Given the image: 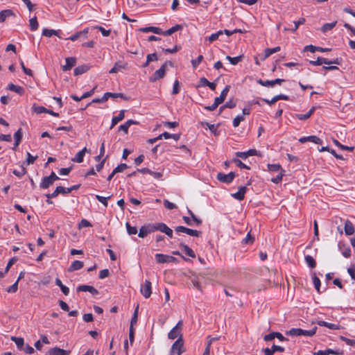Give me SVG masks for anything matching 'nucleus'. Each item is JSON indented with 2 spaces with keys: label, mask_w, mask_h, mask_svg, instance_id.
<instances>
[{
  "label": "nucleus",
  "mask_w": 355,
  "mask_h": 355,
  "mask_svg": "<svg viewBox=\"0 0 355 355\" xmlns=\"http://www.w3.org/2000/svg\"><path fill=\"white\" fill-rule=\"evenodd\" d=\"M289 99V96L285 94H279L275 96L271 100H268L266 98H262V101L266 102L267 104L271 105H273L279 100H285L288 101Z\"/></svg>",
  "instance_id": "13"
},
{
  "label": "nucleus",
  "mask_w": 355,
  "mask_h": 355,
  "mask_svg": "<svg viewBox=\"0 0 355 355\" xmlns=\"http://www.w3.org/2000/svg\"><path fill=\"white\" fill-rule=\"evenodd\" d=\"M180 247H182V248H184V252L186 253V254L190 257H192V258H194L196 257V254L194 253V252L192 250L191 248H190L188 245H184V244H182L181 243L180 244Z\"/></svg>",
  "instance_id": "43"
},
{
  "label": "nucleus",
  "mask_w": 355,
  "mask_h": 355,
  "mask_svg": "<svg viewBox=\"0 0 355 355\" xmlns=\"http://www.w3.org/2000/svg\"><path fill=\"white\" fill-rule=\"evenodd\" d=\"M334 143L335 144V145L336 146H338V148H340V149L342 150H348V151H353L354 150V147L353 146H344L343 144H341L338 140L336 139H334Z\"/></svg>",
  "instance_id": "47"
},
{
  "label": "nucleus",
  "mask_w": 355,
  "mask_h": 355,
  "mask_svg": "<svg viewBox=\"0 0 355 355\" xmlns=\"http://www.w3.org/2000/svg\"><path fill=\"white\" fill-rule=\"evenodd\" d=\"M77 291L82 292L88 291L94 295L98 294V291L94 287L89 285H80L77 288Z\"/></svg>",
  "instance_id": "16"
},
{
  "label": "nucleus",
  "mask_w": 355,
  "mask_h": 355,
  "mask_svg": "<svg viewBox=\"0 0 355 355\" xmlns=\"http://www.w3.org/2000/svg\"><path fill=\"white\" fill-rule=\"evenodd\" d=\"M87 70L88 67L86 65H81L75 68L73 73L75 76H78L85 73Z\"/></svg>",
  "instance_id": "42"
},
{
  "label": "nucleus",
  "mask_w": 355,
  "mask_h": 355,
  "mask_svg": "<svg viewBox=\"0 0 355 355\" xmlns=\"http://www.w3.org/2000/svg\"><path fill=\"white\" fill-rule=\"evenodd\" d=\"M257 153L255 149H250L246 152H236V155L242 159H246L249 156L257 155Z\"/></svg>",
  "instance_id": "19"
},
{
  "label": "nucleus",
  "mask_w": 355,
  "mask_h": 355,
  "mask_svg": "<svg viewBox=\"0 0 355 355\" xmlns=\"http://www.w3.org/2000/svg\"><path fill=\"white\" fill-rule=\"evenodd\" d=\"M167 65L173 66V63L171 61L165 62V63L154 73L153 76L150 78V81L153 83L158 79L164 78Z\"/></svg>",
  "instance_id": "3"
},
{
  "label": "nucleus",
  "mask_w": 355,
  "mask_h": 355,
  "mask_svg": "<svg viewBox=\"0 0 355 355\" xmlns=\"http://www.w3.org/2000/svg\"><path fill=\"white\" fill-rule=\"evenodd\" d=\"M226 59L229 60L232 64L235 65L242 60V55L236 57H231L230 55H227L226 57Z\"/></svg>",
  "instance_id": "48"
},
{
  "label": "nucleus",
  "mask_w": 355,
  "mask_h": 355,
  "mask_svg": "<svg viewBox=\"0 0 355 355\" xmlns=\"http://www.w3.org/2000/svg\"><path fill=\"white\" fill-rule=\"evenodd\" d=\"M55 284L59 286L62 291V292L65 295H68L69 293V289L68 287H67L66 286H64L61 280L58 278H57L55 279Z\"/></svg>",
  "instance_id": "38"
},
{
  "label": "nucleus",
  "mask_w": 355,
  "mask_h": 355,
  "mask_svg": "<svg viewBox=\"0 0 355 355\" xmlns=\"http://www.w3.org/2000/svg\"><path fill=\"white\" fill-rule=\"evenodd\" d=\"M12 15L10 10H4L0 12V22H3L6 19Z\"/></svg>",
  "instance_id": "40"
},
{
  "label": "nucleus",
  "mask_w": 355,
  "mask_h": 355,
  "mask_svg": "<svg viewBox=\"0 0 355 355\" xmlns=\"http://www.w3.org/2000/svg\"><path fill=\"white\" fill-rule=\"evenodd\" d=\"M141 293L145 298H149L151 295V282L146 280L144 284L141 286Z\"/></svg>",
  "instance_id": "9"
},
{
  "label": "nucleus",
  "mask_w": 355,
  "mask_h": 355,
  "mask_svg": "<svg viewBox=\"0 0 355 355\" xmlns=\"http://www.w3.org/2000/svg\"><path fill=\"white\" fill-rule=\"evenodd\" d=\"M11 340L15 342L18 349H22L24 344V338L18 337H12Z\"/></svg>",
  "instance_id": "45"
},
{
  "label": "nucleus",
  "mask_w": 355,
  "mask_h": 355,
  "mask_svg": "<svg viewBox=\"0 0 355 355\" xmlns=\"http://www.w3.org/2000/svg\"><path fill=\"white\" fill-rule=\"evenodd\" d=\"M223 35V31H218V32L211 34L208 37H206V40H208L209 42H213L215 40H218L220 35Z\"/></svg>",
  "instance_id": "41"
},
{
  "label": "nucleus",
  "mask_w": 355,
  "mask_h": 355,
  "mask_svg": "<svg viewBox=\"0 0 355 355\" xmlns=\"http://www.w3.org/2000/svg\"><path fill=\"white\" fill-rule=\"evenodd\" d=\"M344 229L346 235H352L354 233V227L349 220H345Z\"/></svg>",
  "instance_id": "26"
},
{
  "label": "nucleus",
  "mask_w": 355,
  "mask_h": 355,
  "mask_svg": "<svg viewBox=\"0 0 355 355\" xmlns=\"http://www.w3.org/2000/svg\"><path fill=\"white\" fill-rule=\"evenodd\" d=\"M33 110L37 114L46 113L47 109L43 106H34Z\"/></svg>",
  "instance_id": "62"
},
{
  "label": "nucleus",
  "mask_w": 355,
  "mask_h": 355,
  "mask_svg": "<svg viewBox=\"0 0 355 355\" xmlns=\"http://www.w3.org/2000/svg\"><path fill=\"white\" fill-rule=\"evenodd\" d=\"M347 272L353 280H355V263L347 269Z\"/></svg>",
  "instance_id": "64"
},
{
  "label": "nucleus",
  "mask_w": 355,
  "mask_h": 355,
  "mask_svg": "<svg viewBox=\"0 0 355 355\" xmlns=\"http://www.w3.org/2000/svg\"><path fill=\"white\" fill-rule=\"evenodd\" d=\"M87 149L85 147L83 149L77 153L74 157L71 159V161L76 163H81L83 162L85 153Z\"/></svg>",
  "instance_id": "20"
},
{
  "label": "nucleus",
  "mask_w": 355,
  "mask_h": 355,
  "mask_svg": "<svg viewBox=\"0 0 355 355\" xmlns=\"http://www.w3.org/2000/svg\"><path fill=\"white\" fill-rule=\"evenodd\" d=\"M155 232L158 230L161 232L166 233L167 230L169 228L165 223H153Z\"/></svg>",
  "instance_id": "36"
},
{
  "label": "nucleus",
  "mask_w": 355,
  "mask_h": 355,
  "mask_svg": "<svg viewBox=\"0 0 355 355\" xmlns=\"http://www.w3.org/2000/svg\"><path fill=\"white\" fill-rule=\"evenodd\" d=\"M18 290V281H16L12 286L7 288V292L10 293H16Z\"/></svg>",
  "instance_id": "58"
},
{
  "label": "nucleus",
  "mask_w": 355,
  "mask_h": 355,
  "mask_svg": "<svg viewBox=\"0 0 355 355\" xmlns=\"http://www.w3.org/2000/svg\"><path fill=\"white\" fill-rule=\"evenodd\" d=\"M125 226L128 234L133 235L137 233V228L136 227H132L129 223L127 222Z\"/></svg>",
  "instance_id": "52"
},
{
  "label": "nucleus",
  "mask_w": 355,
  "mask_h": 355,
  "mask_svg": "<svg viewBox=\"0 0 355 355\" xmlns=\"http://www.w3.org/2000/svg\"><path fill=\"white\" fill-rule=\"evenodd\" d=\"M105 96H106L107 100L111 97V98H118L120 97L123 99H126V97L125 95L122 93H112V92H106L104 94Z\"/></svg>",
  "instance_id": "46"
},
{
  "label": "nucleus",
  "mask_w": 355,
  "mask_h": 355,
  "mask_svg": "<svg viewBox=\"0 0 355 355\" xmlns=\"http://www.w3.org/2000/svg\"><path fill=\"white\" fill-rule=\"evenodd\" d=\"M315 110V107H312L306 114H296L295 118H297L299 120H302V121L306 120L311 117V116L313 114Z\"/></svg>",
  "instance_id": "27"
},
{
  "label": "nucleus",
  "mask_w": 355,
  "mask_h": 355,
  "mask_svg": "<svg viewBox=\"0 0 355 355\" xmlns=\"http://www.w3.org/2000/svg\"><path fill=\"white\" fill-rule=\"evenodd\" d=\"M184 351L183 338L180 337L172 345L170 355H181Z\"/></svg>",
  "instance_id": "2"
},
{
  "label": "nucleus",
  "mask_w": 355,
  "mask_h": 355,
  "mask_svg": "<svg viewBox=\"0 0 355 355\" xmlns=\"http://www.w3.org/2000/svg\"><path fill=\"white\" fill-rule=\"evenodd\" d=\"M317 327H314L310 330H304L300 328H293L286 332L287 334L293 336H312L316 333Z\"/></svg>",
  "instance_id": "1"
},
{
  "label": "nucleus",
  "mask_w": 355,
  "mask_h": 355,
  "mask_svg": "<svg viewBox=\"0 0 355 355\" xmlns=\"http://www.w3.org/2000/svg\"><path fill=\"white\" fill-rule=\"evenodd\" d=\"M141 31L142 32H144V33H147V32H153L155 34H158V35H162V33H163V31L158 28V27H153V26H150V27H146V28H142L140 29Z\"/></svg>",
  "instance_id": "30"
},
{
  "label": "nucleus",
  "mask_w": 355,
  "mask_h": 355,
  "mask_svg": "<svg viewBox=\"0 0 355 355\" xmlns=\"http://www.w3.org/2000/svg\"><path fill=\"white\" fill-rule=\"evenodd\" d=\"M306 264L311 268H313L316 266L315 259L310 255H306L304 257Z\"/></svg>",
  "instance_id": "44"
},
{
  "label": "nucleus",
  "mask_w": 355,
  "mask_h": 355,
  "mask_svg": "<svg viewBox=\"0 0 355 355\" xmlns=\"http://www.w3.org/2000/svg\"><path fill=\"white\" fill-rule=\"evenodd\" d=\"M76 64V59L72 57L67 58L65 59V64L62 66V70L67 71L71 69Z\"/></svg>",
  "instance_id": "21"
},
{
  "label": "nucleus",
  "mask_w": 355,
  "mask_h": 355,
  "mask_svg": "<svg viewBox=\"0 0 355 355\" xmlns=\"http://www.w3.org/2000/svg\"><path fill=\"white\" fill-rule=\"evenodd\" d=\"M280 50H281L280 46H276V47L272 48V49H270V48L266 49L265 51H264V55L262 58V60H266L270 55H272L273 53H275L277 52H279Z\"/></svg>",
  "instance_id": "28"
},
{
  "label": "nucleus",
  "mask_w": 355,
  "mask_h": 355,
  "mask_svg": "<svg viewBox=\"0 0 355 355\" xmlns=\"http://www.w3.org/2000/svg\"><path fill=\"white\" fill-rule=\"evenodd\" d=\"M246 191L247 187L245 186H242L239 187V191L236 193H232V196L238 200H243L245 198Z\"/></svg>",
  "instance_id": "15"
},
{
  "label": "nucleus",
  "mask_w": 355,
  "mask_h": 355,
  "mask_svg": "<svg viewBox=\"0 0 355 355\" xmlns=\"http://www.w3.org/2000/svg\"><path fill=\"white\" fill-rule=\"evenodd\" d=\"M27 159L26 162L27 164H33L36 159L37 158V156H33L30 153H27Z\"/></svg>",
  "instance_id": "63"
},
{
  "label": "nucleus",
  "mask_w": 355,
  "mask_h": 355,
  "mask_svg": "<svg viewBox=\"0 0 355 355\" xmlns=\"http://www.w3.org/2000/svg\"><path fill=\"white\" fill-rule=\"evenodd\" d=\"M8 89L10 91L15 92L19 94H22L24 92L23 87L20 86L15 85L12 83H10L8 85Z\"/></svg>",
  "instance_id": "39"
},
{
  "label": "nucleus",
  "mask_w": 355,
  "mask_h": 355,
  "mask_svg": "<svg viewBox=\"0 0 355 355\" xmlns=\"http://www.w3.org/2000/svg\"><path fill=\"white\" fill-rule=\"evenodd\" d=\"M284 175V171L282 170L280 173L275 177L271 179L273 183L278 184L282 182V178Z\"/></svg>",
  "instance_id": "53"
},
{
  "label": "nucleus",
  "mask_w": 355,
  "mask_h": 355,
  "mask_svg": "<svg viewBox=\"0 0 355 355\" xmlns=\"http://www.w3.org/2000/svg\"><path fill=\"white\" fill-rule=\"evenodd\" d=\"M236 175L234 172H230L228 174H225L223 173H218L217 174V180L220 182L230 184L231 183L233 180L234 179Z\"/></svg>",
  "instance_id": "6"
},
{
  "label": "nucleus",
  "mask_w": 355,
  "mask_h": 355,
  "mask_svg": "<svg viewBox=\"0 0 355 355\" xmlns=\"http://www.w3.org/2000/svg\"><path fill=\"white\" fill-rule=\"evenodd\" d=\"M318 324L321 327H326L330 329H339V325L334 323H329L325 321L320 320Z\"/></svg>",
  "instance_id": "35"
},
{
  "label": "nucleus",
  "mask_w": 355,
  "mask_h": 355,
  "mask_svg": "<svg viewBox=\"0 0 355 355\" xmlns=\"http://www.w3.org/2000/svg\"><path fill=\"white\" fill-rule=\"evenodd\" d=\"M230 85H226L225 87L221 92L220 96L216 97L214 99V101L216 103H217L218 105L222 103L225 101V98H226V96H227V94H228V92L230 91Z\"/></svg>",
  "instance_id": "17"
},
{
  "label": "nucleus",
  "mask_w": 355,
  "mask_h": 355,
  "mask_svg": "<svg viewBox=\"0 0 355 355\" xmlns=\"http://www.w3.org/2000/svg\"><path fill=\"white\" fill-rule=\"evenodd\" d=\"M336 24H324V26L321 28V31L323 33H326L328 31H330L334 28Z\"/></svg>",
  "instance_id": "61"
},
{
  "label": "nucleus",
  "mask_w": 355,
  "mask_h": 355,
  "mask_svg": "<svg viewBox=\"0 0 355 355\" xmlns=\"http://www.w3.org/2000/svg\"><path fill=\"white\" fill-rule=\"evenodd\" d=\"M176 232H183L192 236L198 237L201 236V232L196 230L189 229L184 226H178L175 228Z\"/></svg>",
  "instance_id": "5"
},
{
  "label": "nucleus",
  "mask_w": 355,
  "mask_h": 355,
  "mask_svg": "<svg viewBox=\"0 0 355 355\" xmlns=\"http://www.w3.org/2000/svg\"><path fill=\"white\" fill-rule=\"evenodd\" d=\"M83 266H84V264H83V261H78V260L74 261L71 264V266L69 268V271L72 272V271L80 270L83 267Z\"/></svg>",
  "instance_id": "32"
},
{
  "label": "nucleus",
  "mask_w": 355,
  "mask_h": 355,
  "mask_svg": "<svg viewBox=\"0 0 355 355\" xmlns=\"http://www.w3.org/2000/svg\"><path fill=\"white\" fill-rule=\"evenodd\" d=\"M125 117V110H122L116 116H114L112 119L110 129H112L119 121H122Z\"/></svg>",
  "instance_id": "22"
},
{
  "label": "nucleus",
  "mask_w": 355,
  "mask_h": 355,
  "mask_svg": "<svg viewBox=\"0 0 355 355\" xmlns=\"http://www.w3.org/2000/svg\"><path fill=\"white\" fill-rule=\"evenodd\" d=\"M254 238L251 236L250 233L248 232V234L246 235V236L242 240V243L243 244H248V243H252L254 241Z\"/></svg>",
  "instance_id": "60"
},
{
  "label": "nucleus",
  "mask_w": 355,
  "mask_h": 355,
  "mask_svg": "<svg viewBox=\"0 0 355 355\" xmlns=\"http://www.w3.org/2000/svg\"><path fill=\"white\" fill-rule=\"evenodd\" d=\"M268 168L270 171L272 172H276L282 170L281 166L277 164H268Z\"/></svg>",
  "instance_id": "56"
},
{
  "label": "nucleus",
  "mask_w": 355,
  "mask_h": 355,
  "mask_svg": "<svg viewBox=\"0 0 355 355\" xmlns=\"http://www.w3.org/2000/svg\"><path fill=\"white\" fill-rule=\"evenodd\" d=\"M111 196H109L107 197H103L99 195H96V198L101 202L105 207H107V200L110 199Z\"/></svg>",
  "instance_id": "51"
},
{
  "label": "nucleus",
  "mask_w": 355,
  "mask_h": 355,
  "mask_svg": "<svg viewBox=\"0 0 355 355\" xmlns=\"http://www.w3.org/2000/svg\"><path fill=\"white\" fill-rule=\"evenodd\" d=\"M128 168V166L126 164H121L118 165L113 171L114 173H117L120 172H123L124 170H125Z\"/></svg>",
  "instance_id": "57"
},
{
  "label": "nucleus",
  "mask_w": 355,
  "mask_h": 355,
  "mask_svg": "<svg viewBox=\"0 0 355 355\" xmlns=\"http://www.w3.org/2000/svg\"><path fill=\"white\" fill-rule=\"evenodd\" d=\"M128 64L121 61L116 62L114 67L110 70V73H115L120 71L121 69L127 68Z\"/></svg>",
  "instance_id": "14"
},
{
  "label": "nucleus",
  "mask_w": 355,
  "mask_h": 355,
  "mask_svg": "<svg viewBox=\"0 0 355 355\" xmlns=\"http://www.w3.org/2000/svg\"><path fill=\"white\" fill-rule=\"evenodd\" d=\"M155 232L153 224H147L141 227L138 236L141 238H144L148 234L153 233Z\"/></svg>",
  "instance_id": "7"
},
{
  "label": "nucleus",
  "mask_w": 355,
  "mask_h": 355,
  "mask_svg": "<svg viewBox=\"0 0 355 355\" xmlns=\"http://www.w3.org/2000/svg\"><path fill=\"white\" fill-rule=\"evenodd\" d=\"M87 33V28L84 29L82 31H78L75 34L70 36L67 40H70L71 41H75L77 39L80 38V37H86V34Z\"/></svg>",
  "instance_id": "34"
},
{
  "label": "nucleus",
  "mask_w": 355,
  "mask_h": 355,
  "mask_svg": "<svg viewBox=\"0 0 355 355\" xmlns=\"http://www.w3.org/2000/svg\"><path fill=\"white\" fill-rule=\"evenodd\" d=\"M313 284L314 285L315 288L318 293H320V279L315 275L314 273L313 275Z\"/></svg>",
  "instance_id": "49"
},
{
  "label": "nucleus",
  "mask_w": 355,
  "mask_h": 355,
  "mask_svg": "<svg viewBox=\"0 0 355 355\" xmlns=\"http://www.w3.org/2000/svg\"><path fill=\"white\" fill-rule=\"evenodd\" d=\"M69 351H67L59 347H53L49 350L50 355H69Z\"/></svg>",
  "instance_id": "24"
},
{
  "label": "nucleus",
  "mask_w": 355,
  "mask_h": 355,
  "mask_svg": "<svg viewBox=\"0 0 355 355\" xmlns=\"http://www.w3.org/2000/svg\"><path fill=\"white\" fill-rule=\"evenodd\" d=\"M14 137L15 139V146H17L19 144V142L22 138V132L21 130L19 129L14 135Z\"/></svg>",
  "instance_id": "50"
},
{
  "label": "nucleus",
  "mask_w": 355,
  "mask_h": 355,
  "mask_svg": "<svg viewBox=\"0 0 355 355\" xmlns=\"http://www.w3.org/2000/svg\"><path fill=\"white\" fill-rule=\"evenodd\" d=\"M182 321L180 320L177 324L168 332V338L171 340H174L175 338H182Z\"/></svg>",
  "instance_id": "4"
},
{
  "label": "nucleus",
  "mask_w": 355,
  "mask_h": 355,
  "mask_svg": "<svg viewBox=\"0 0 355 355\" xmlns=\"http://www.w3.org/2000/svg\"><path fill=\"white\" fill-rule=\"evenodd\" d=\"M284 81V79L277 78L272 80H263L259 79L257 80V83L264 87H273L275 85L278 84L280 85Z\"/></svg>",
  "instance_id": "11"
},
{
  "label": "nucleus",
  "mask_w": 355,
  "mask_h": 355,
  "mask_svg": "<svg viewBox=\"0 0 355 355\" xmlns=\"http://www.w3.org/2000/svg\"><path fill=\"white\" fill-rule=\"evenodd\" d=\"M67 194L66 188L59 186L57 187L55 190L52 193H48L46 196L48 198H54L58 196V194Z\"/></svg>",
  "instance_id": "18"
},
{
  "label": "nucleus",
  "mask_w": 355,
  "mask_h": 355,
  "mask_svg": "<svg viewBox=\"0 0 355 355\" xmlns=\"http://www.w3.org/2000/svg\"><path fill=\"white\" fill-rule=\"evenodd\" d=\"M159 138H164L165 139H173L175 141H178L180 138V134H171L169 132H164V133L159 135Z\"/></svg>",
  "instance_id": "31"
},
{
  "label": "nucleus",
  "mask_w": 355,
  "mask_h": 355,
  "mask_svg": "<svg viewBox=\"0 0 355 355\" xmlns=\"http://www.w3.org/2000/svg\"><path fill=\"white\" fill-rule=\"evenodd\" d=\"M299 141L302 144H304L307 141H311L316 144H321L322 143V141L315 135L301 137L299 139Z\"/></svg>",
  "instance_id": "12"
},
{
  "label": "nucleus",
  "mask_w": 355,
  "mask_h": 355,
  "mask_svg": "<svg viewBox=\"0 0 355 355\" xmlns=\"http://www.w3.org/2000/svg\"><path fill=\"white\" fill-rule=\"evenodd\" d=\"M53 182L48 178L47 176L43 178L42 182L40 184L41 189H48L50 186H51Z\"/></svg>",
  "instance_id": "37"
},
{
  "label": "nucleus",
  "mask_w": 355,
  "mask_h": 355,
  "mask_svg": "<svg viewBox=\"0 0 355 355\" xmlns=\"http://www.w3.org/2000/svg\"><path fill=\"white\" fill-rule=\"evenodd\" d=\"M155 259L157 262L159 263H171L176 261V258H175L174 257L163 254H156Z\"/></svg>",
  "instance_id": "10"
},
{
  "label": "nucleus",
  "mask_w": 355,
  "mask_h": 355,
  "mask_svg": "<svg viewBox=\"0 0 355 355\" xmlns=\"http://www.w3.org/2000/svg\"><path fill=\"white\" fill-rule=\"evenodd\" d=\"M61 31L60 30L55 31L53 29L44 28L42 31V35L46 36L47 37H51L53 35H56L58 37H61L60 35V33Z\"/></svg>",
  "instance_id": "25"
},
{
  "label": "nucleus",
  "mask_w": 355,
  "mask_h": 355,
  "mask_svg": "<svg viewBox=\"0 0 355 355\" xmlns=\"http://www.w3.org/2000/svg\"><path fill=\"white\" fill-rule=\"evenodd\" d=\"M137 122L134 120H132V119L128 120L124 124L119 125V131H123L125 134H127L128 132V129H129L130 126L132 124H137Z\"/></svg>",
  "instance_id": "23"
},
{
  "label": "nucleus",
  "mask_w": 355,
  "mask_h": 355,
  "mask_svg": "<svg viewBox=\"0 0 355 355\" xmlns=\"http://www.w3.org/2000/svg\"><path fill=\"white\" fill-rule=\"evenodd\" d=\"M309 62L311 64L314 65V66L322 65L323 64H339L338 59H336L334 60H329L327 58H321V57H318L316 60H311Z\"/></svg>",
  "instance_id": "8"
},
{
  "label": "nucleus",
  "mask_w": 355,
  "mask_h": 355,
  "mask_svg": "<svg viewBox=\"0 0 355 355\" xmlns=\"http://www.w3.org/2000/svg\"><path fill=\"white\" fill-rule=\"evenodd\" d=\"M200 83L201 86H207L209 87L211 90H215L216 85L215 83H211L209 82L206 78L202 77L200 79Z\"/></svg>",
  "instance_id": "29"
},
{
  "label": "nucleus",
  "mask_w": 355,
  "mask_h": 355,
  "mask_svg": "<svg viewBox=\"0 0 355 355\" xmlns=\"http://www.w3.org/2000/svg\"><path fill=\"white\" fill-rule=\"evenodd\" d=\"M203 55H200L196 60H191V64H192V67L196 69L198 67V65L201 63V62L203 60Z\"/></svg>",
  "instance_id": "55"
},
{
  "label": "nucleus",
  "mask_w": 355,
  "mask_h": 355,
  "mask_svg": "<svg viewBox=\"0 0 355 355\" xmlns=\"http://www.w3.org/2000/svg\"><path fill=\"white\" fill-rule=\"evenodd\" d=\"M182 29V26L180 24H177L175 26H173L172 28L168 29L166 31H163L162 35L167 36L171 35L173 33H174L176 31H178Z\"/></svg>",
  "instance_id": "33"
},
{
  "label": "nucleus",
  "mask_w": 355,
  "mask_h": 355,
  "mask_svg": "<svg viewBox=\"0 0 355 355\" xmlns=\"http://www.w3.org/2000/svg\"><path fill=\"white\" fill-rule=\"evenodd\" d=\"M245 120V118L242 115L236 116L233 120V126L236 128L239 125L240 123Z\"/></svg>",
  "instance_id": "54"
},
{
  "label": "nucleus",
  "mask_w": 355,
  "mask_h": 355,
  "mask_svg": "<svg viewBox=\"0 0 355 355\" xmlns=\"http://www.w3.org/2000/svg\"><path fill=\"white\" fill-rule=\"evenodd\" d=\"M234 162L235 163L236 166L241 168H245V169H250V167L243 163L240 159H234Z\"/></svg>",
  "instance_id": "59"
}]
</instances>
